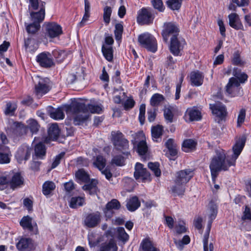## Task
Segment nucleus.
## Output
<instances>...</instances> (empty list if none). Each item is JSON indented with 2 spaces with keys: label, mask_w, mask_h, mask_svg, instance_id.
<instances>
[{
  "label": "nucleus",
  "mask_w": 251,
  "mask_h": 251,
  "mask_svg": "<svg viewBox=\"0 0 251 251\" xmlns=\"http://www.w3.org/2000/svg\"><path fill=\"white\" fill-rule=\"evenodd\" d=\"M60 133L57 124H52L48 129V135L50 139L52 140H55L57 139Z\"/></svg>",
  "instance_id": "28"
},
{
  "label": "nucleus",
  "mask_w": 251,
  "mask_h": 251,
  "mask_svg": "<svg viewBox=\"0 0 251 251\" xmlns=\"http://www.w3.org/2000/svg\"><path fill=\"white\" fill-rule=\"evenodd\" d=\"M182 0H168L167 1L168 6L172 10H178L180 8Z\"/></svg>",
  "instance_id": "53"
},
{
  "label": "nucleus",
  "mask_w": 251,
  "mask_h": 251,
  "mask_svg": "<svg viewBox=\"0 0 251 251\" xmlns=\"http://www.w3.org/2000/svg\"><path fill=\"white\" fill-rule=\"evenodd\" d=\"M240 85V83L236 78L231 77L226 86V91L232 97L240 95L242 94V90Z\"/></svg>",
  "instance_id": "9"
},
{
  "label": "nucleus",
  "mask_w": 251,
  "mask_h": 251,
  "mask_svg": "<svg viewBox=\"0 0 251 251\" xmlns=\"http://www.w3.org/2000/svg\"><path fill=\"white\" fill-rule=\"evenodd\" d=\"M179 31L177 26L174 23H168L165 24L164 29L162 31V35L164 41L167 42L170 36L175 38L177 37Z\"/></svg>",
  "instance_id": "6"
},
{
  "label": "nucleus",
  "mask_w": 251,
  "mask_h": 251,
  "mask_svg": "<svg viewBox=\"0 0 251 251\" xmlns=\"http://www.w3.org/2000/svg\"><path fill=\"white\" fill-rule=\"evenodd\" d=\"M69 105H65L63 108H58L49 107L48 109V114L51 118L55 120H62L65 117L63 111H66L65 107Z\"/></svg>",
  "instance_id": "19"
},
{
  "label": "nucleus",
  "mask_w": 251,
  "mask_h": 251,
  "mask_svg": "<svg viewBox=\"0 0 251 251\" xmlns=\"http://www.w3.org/2000/svg\"><path fill=\"white\" fill-rule=\"evenodd\" d=\"M27 127L32 133H36L38 131L39 125L37 122L34 119H30L27 122Z\"/></svg>",
  "instance_id": "49"
},
{
  "label": "nucleus",
  "mask_w": 251,
  "mask_h": 251,
  "mask_svg": "<svg viewBox=\"0 0 251 251\" xmlns=\"http://www.w3.org/2000/svg\"><path fill=\"white\" fill-rule=\"evenodd\" d=\"M40 24L33 22L26 26V29L28 33H35L40 28Z\"/></svg>",
  "instance_id": "58"
},
{
  "label": "nucleus",
  "mask_w": 251,
  "mask_h": 251,
  "mask_svg": "<svg viewBox=\"0 0 251 251\" xmlns=\"http://www.w3.org/2000/svg\"><path fill=\"white\" fill-rule=\"evenodd\" d=\"M148 151V146L143 139L137 144V152L142 155L145 154Z\"/></svg>",
  "instance_id": "52"
},
{
  "label": "nucleus",
  "mask_w": 251,
  "mask_h": 251,
  "mask_svg": "<svg viewBox=\"0 0 251 251\" xmlns=\"http://www.w3.org/2000/svg\"><path fill=\"white\" fill-rule=\"evenodd\" d=\"M85 3V13L83 16V19L80 22L79 24L82 26L84 25V23L89 17V12L90 10V4L88 0H84Z\"/></svg>",
  "instance_id": "51"
},
{
  "label": "nucleus",
  "mask_w": 251,
  "mask_h": 251,
  "mask_svg": "<svg viewBox=\"0 0 251 251\" xmlns=\"http://www.w3.org/2000/svg\"><path fill=\"white\" fill-rule=\"evenodd\" d=\"M124 156L121 155L115 156L112 160V163L115 164L117 166H123L124 165L125 156L127 157L129 155V153L126 152H123Z\"/></svg>",
  "instance_id": "40"
},
{
  "label": "nucleus",
  "mask_w": 251,
  "mask_h": 251,
  "mask_svg": "<svg viewBox=\"0 0 251 251\" xmlns=\"http://www.w3.org/2000/svg\"><path fill=\"white\" fill-rule=\"evenodd\" d=\"M17 105L15 103L10 102L7 103L5 110V114L6 115H12L14 114Z\"/></svg>",
  "instance_id": "60"
},
{
  "label": "nucleus",
  "mask_w": 251,
  "mask_h": 251,
  "mask_svg": "<svg viewBox=\"0 0 251 251\" xmlns=\"http://www.w3.org/2000/svg\"><path fill=\"white\" fill-rule=\"evenodd\" d=\"M0 139L2 144L0 143V164L8 163L10 160L9 151L8 148L5 146L8 143V140L3 133L0 134Z\"/></svg>",
  "instance_id": "8"
},
{
  "label": "nucleus",
  "mask_w": 251,
  "mask_h": 251,
  "mask_svg": "<svg viewBox=\"0 0 251 251\" xmlns=\"http://www.w3.org/2000/svg\"><path fill=\"white\" fill-rule=\"evenodd\" d=\"M45 12L44 8H41L39 12H31L30 17L31 21L36 23L40 24L45 18Z\"/></svg>",
  "instance_id": "29"
},
{
  "label": "nucleus",
  "mask_w": 251,
  "mask_h": 251,
  "mask_svg": "<svg viewBox=\"0 0 251 251\" xmlns=\"http://www.w3.org/2000/svg\"><path fill=\"white\" fill-rule=\"evenodd\" d=\"M229 25L236 30H244V26L238 14L235 13L230 14L228 16Z\"/></svg>",
  "instance_id": "18"
},
{
  "label": "nucleus",
  "mask_w": 251,
  "mask_h": 251,
  "mask_svg": "<svg viewBox=\"0 0 251 251\" xmlns=\"http://www.w3.org/2000/svg\"><path fill=\"white\" fill-rule=\"evenodd\" d=\"M101 50L105 59L108 61H111L113 59V50L111 46H106L103 45Z\"/></svg>",
  "instance_id": "37"
},
{
  "label": "nucleus",
  "mask_w": 251,
  "mask_h": 251,
  "mask_svg": "<svg viewBox=\"0 0 251 251\" xmlns=\"http://www.w3.org/2000/svg\"><path fill=\"white\" fill-rule=\"evenodd\" d=\"M46 34L50 38L60 36L62 33L61 26L54 22L48 23L45 24Z\"/></svg>",
  "instance_id": "10"
},
{
  "label": "nucleus",
  "mask_w": 251,
  "mask_h": 251,
  "mask_svg": "<svg viewBox=\"0 0 251 251\" xmlns=\"http://www.w3.org/2000/svg\"><path fill=\"white\" fill-rule=\"evenodd\" d=\"M113 143L115 148L119 151L126 150L128 149V141L124 137L123 134L120 132H112Z\"/></svg>",
  "instance_id": "7"
},
{
  "label": "nucleus",
  "mask_w": 251,
  "mask_h": 251,
  "mask_svg": "<svg viewBox=\"0 0 251 251\" xmlns=\"http://www.w3.org/2000/svg\"><path fill=\"white\" fill-rule=\"evenodd\" d=\"M84 202V199L82 197H73L70 200L69 205L71 208H75L82 206Z\"/></svg>",
  "instance_id": "42"
},
{
  "label": "nucleus",
  "mask_w": 251,
  "mask_h": 251,
  "mask_svg": "<svg viewBox=\"0 0 251 251\" xmlns=\"http://www.w3.org/2000/svg\"><path fill=\"white\" fill-rule=\"evenodd\" d=\"M204 251H213V245L212 243H207V236H205L203 240Z\"/></svg>",
  "instance_id": "64"
},
{
  "label": "nucleus",
  "mask_w": 251,
  "mask_h": 251,
  "mask_svg": "<svg viewBox=\"0 0 251 251\" xmlns=\"http://www.w3.org/2000/svg\"><path fill=\"white\" fill-rule=\"evenodd\" d=\"M207 216L208 217V221H213L215 219L217 214V206L216 204L213 201H211L208 205L207 211Z\"/></svg>",
  "instance_id": "32"
},
{
  "label": "nucleus",
  "mask_w": 251,
  "mask_h": 251,
  "mask_svg": "<svg viewBox=\"0 0 251 251\" xmlns=\"http://www.w3.org/2000/svg\"><path fill=\"white\" fill-rule=\"evenodd\" d=\"M123 31V26L120 24H116L115 25V36L116 40H120Z\"/></svg>",
  "instance_id": "59"
},
{
  "label": "nucleus",
  "mask_w": 251,
  "mask_h": 251,
  "mask_svg": "<svg viewBox=\"0 0 251 251\" xmlns=\"http://www.w3.org/2000/svg\"><path fill=\"white\" fill-rule=\"evenodd\" d=\"M197 142L193 139H188L184 140L182 145V149L185 152H190L196 148Z\"/></svg>",
  "instance_id": "30"
},
{
  "label": "nucleus",
  "mask_w": 251,
  "mask_h": 251,
  "mask_svg": "<svg viewBox=\"0 0 251 251\" xmlns=\"http://www.w3.org/2000/svg\"><path fill=\"white\" fill-rule=\"evenodd\" d=\"M193 176L194 173L190 169L181 170L177 172L175 181L176 183L185 184L191 179Z\"/></svg>",
  "instance_id": "14"
},
{
  "label": "nucleus",
  "mask_w": 251,
  "mask_h": 251,
  "mask_svg": "<svg viewBox=\"0 0 251 251\" xmlns=\"http://www.w3.org/2000/svg\"><path fill=\"white\" fill-rule=\"evenodd\" d=\"M32 149L28 146L24 145L21 147L15 155L18 161L21 163L23 160H27L29 158Z\"/></svg>",
  "instance_id": "16"
},
{
  "label": "nucleus",
  "mask_w": 251,
  "mask_h": 251,
  "mask_svg": "<svg viewBox=\"0 0 251 251\" xmlns=\"http://www.w3.org/2000/svg\"><path fill=\"white\" fill-rule=\"evenodd\" d=\"M97 182L95 180H93L90 183L86 184L83 187V189L87 192L90 195H93L96 193L97 192Z\"/></svg>",
  "instance_id": "36"
},
{
  "label": "nucleus",
  "mask_w": 251,
  "mask_h": 251,
  "mask_svg": "<svg viewBox=\"0 0 251 251\" xmlns=\"http://www.w3.org/2000/svg\"><path fill=\"white\" fill-rule=\"evenodd\" d=\"M164 100V97L162 95L156 93L151 97L150 103L152 106H157Z\"/></svg>",
  "instance_id": "48"
},
{
  "label": "nucleus",
  "mask_w": 251,
  "mask_h": 251,
  "mask_svg": "<svg viewBox=\"0 0 251 251\" xmlns=\"http://www.w3.org/2000/svg\"><path fill=\"white\" fill-rule=\"evenodd\" d=\"M185 41L182 38L171 37L170 50L171 52L175 56H178L180 51L183 48Z\"/></svg>",
  "instance_id": "12"
},
{
  "label": "nucleus",
  "mask_w": 251,
  "mask_h": 251,
  "mask_svg": "<svg viewBox=\"0 0 251 251\" xmlns=\"http://www.w3.org/2000/svg\"><path fill=\"white\" fill-rule=\"evenodd\" d=\"M11 128L13 132L19 135L25 134L27 130V128L23 124L17 122H13Z\"/></svg>",
  "instance_id": "31"
},
{
  "label": "nucleus",
  "mask_w": 251,
  "mask_h": 251,
  "mask_svg": "<svg viewBox=\"0 0 251 251\" xmlns=\"http://www.w3.org/2000/svg\"><path fill=\"white\" fill-rule=\"evenodd\" d=\"M35 93L38 97H42L47 93L50 89V82L47 77L36 76L34 79Z\"/></svg>",
  "instance_id": "3"
},
{
  "label": "nucleus",
  "mask_w": 251,
  "mask_h": 251,
  "mask_svg": "<svg viewBox=\"0 0 251 251\" xmlns=\"http://www.w3.org/2000/svg\"><path fill=\"white\" fill-rule=\"evenodd\" d=\"M232 63L235 65H243L244 63L240 59V54L238 51H236L233 54Z\"/></svg>",
  "instance_id": "63"
},
{
  "label": "nucleus",
  "mask_w": 251,
  "mask_h": 251,
  "mask_svg": "<svg viewBox=\"0 0 251 251\" xmlns=\"http://www.w3.org/2000/svg\"><path fill=\"white\" fill-rule=\"evenodd\" d=\"M140 251H159L149 237L143 239L140 244Z\"/></svg>",
  "instance_id": "23"
},
{
  "label": "nucleus",
  "mask_w": 251,
  "mask_h": 251,
  "mask_svg": "<svg viewBox=\"0 0 251 251\" xmlns=\"http://www.w3.org/2000/svg\"><path fill=\"white\" fill-rule=\"evenodd\" d=\"M88 239L89 246L91 248L96 247L100 241V239L96 237V235L93 233H91L88 234Z\"/></svg>",
  "instance_id": "50"
},
{
  "label": "nucleus",
  "mask_w": 251,
  "mask_h": 251,
  "mask_svg": "<svg viewBox=\"0 0 251 251\" xmlns=\"http://www.w3.org/2000/svg\"><path fill=\"white\" fill-rule=\"evenodd\" d=\"M246 141L245 136H242L232 147L233 154L230 157V155H226L223 150L218 151L216 155L214 156L210 164V169L212 178L213 181H215L218 172L221 171H226L231 166L235 164V161L240 154Z\"/></svg>",
  "instance_id": "1"
},
{
  "label": "nucleus",
  "mask_w": 251,
  "mask_h": 251,
  "mask_svg": "<svg viewBox=\"0 0 251 251\" xmlns=\"http://www.w3.org/2000/svg\"><path fill=\"white\" fill-rule=\"evenodd\" d=\"M10 178L8 184L13 189L20 187L23 184L24 178L20 174L16 173L14 174H11L10 173Z\"/></svg>",
  "instance_id": "22"
},
{
  "label": "nucleus",
  "mask_w": 251,
  "mask_h": 251,
  "mask_svg": "<svg viewBox=\"0 0 251 251\" xmlns=\"http://www.w3.org/2000/svg\"><path fill=\"white\" fill-rule=\"evenodd\" d=\"M55 185L52 181H46L43 185V193L45 195H49L54 189Z\"/></svg>",
  "instance_id": "45"
},
{
  "label": "nucleus",
  "mask_w": 251,
  "mask_h": 251,
  "mask_svg": "<svg viewBox=\"0 0 251 251\" xmlns=\"http://www.w3.org/2000/svg\"><path fill=\"white\" fill-rule=\"evenodd\" d=\"M233 75L234 76V78H236L240 83H244L247 80L248 76L245 73L241 72V71L234 70L233 72Z\"/></svg>",
  "instance_id": "43"
},
{
  "label": "nucleus",
  "mask_w": 251,
  "mask_h": 251,
  "mask_svg": "<svg viewBox=\"0 0 251 251\" xmlns=\"http://www.w3.org/2000/svg\"><path fill=\"white\" fill-rule=\"evenodd\" d=\"M190 77L191 83L194 86H199L203 83V76L199 71L191 72Z\"/></svg>",
  "instance_id": "24"
},
{
  "label": "nucleus",
  "mask_w": 251,
  "mask_h": 251,
  "mask_svg": "<svg viewBox=\"0 0 251 251\" xmlns=\"http://www.w3.org/2000/svg\"><path fill=\"white\" fill-rule=\"evenodd\" d=\"M75 176L78 180L84 182L88 181L90 179L89 175L83 169L78 170Z\"/></svg>",
  "instance_id": "46"
},
{
  "label": "nucleus",
  "mask_w": 251,
  "mask_h": 251,
  "mask_svg": "<svg viewBox=\"0 0 251 251\" xmlns=\"http://www.w3.org/2000/svg\"><path fill=\"white\" fill-rule=\"evenodd\" d=\"M36 60L44 68H50L54 65L52 56L49 52H43L38 54Z\"/></svg>",
  "instance_id": "11"
},
{
  "label": "nucleus",
  "mask_w": 251,
  "mask_h": 251,
  "mask_svg": "<svg viewBox=\"0 0 251 251\" xmlns=\"http://www.w3.org/2000/svg\"><path fill=\"white\" fill-rule=\"evenodd\" d=\"M112 13V9L109 6H105L103 9V20L106 24H108L110 21V16Z\"/></svg>",
  "instance_id": "56"
},
{
  "label": "nucleus",
  "mask_w": 251,
  "mask_h": 251,
  "mask_svg": "<svg viewBox=\"0 0 251 251\" xmlns=\"http://www.w3.org/2000/svg\"><path fill=\"white\" fill-rule=\"evenodd\" d=\"M139 110V120L140 123L142 125L144 124L145 119L146 105L142 104L140 106Z\"/></svg>",
  "instance_id": "62"
},
{
  "label": "nucleus",
  "mask_w": 251,
  "mask_h": 251,
  "mask_svg": "<svg viewBox=\"0 0 251 251\" xmlns=\"http://www.w3.org/2000/svg\"><path fill=\"white\" fill-rule=\"evenodd\" d=\"M165 145L171 156H175L177 154V150L176 145L173 139H168L166 142Z\"/></svg>",
  "instance_id": "35"
},
{
  "label": "nucleus",
  "mask_w": 251,
  "mask_h": 251,
  "mask_svg": "<svg viewBox=\"0 0 251 251\" xmlns=\"http://www.w3.org/2000/svg\"><path fill=\"white\" fill-rule=\"evenodd\" d=\"M116 237L118 240L124 244L129 239V235L126 233L124 227H119L116 229Z\"/></svg>",
  "instance_id": "34"
},
{
  "label": "nucleus",
  "mask_w": 251,
  "mask_h": 251,
  "mask_svg": "<svg viewBox=\"0 0 251 251\" xmlns=\"http://www.w3.org/2000/svg\"><path fill=\"white\" fill-rule=\"evenodd\" d=\"M148 167L154 173L156 176H159L161 175V171L159 169L158 163L150 162L148 163Z\"/></svg>",
  "instance_id": "57"
},
{
  "label": "nucleus",
  "mask_w": 251,
  "mask_h": 251,
  "mask_svg": "<svg viewBox=\"0 0 251 251\" xmlns=\"http://www.w3.org/2000/svg\"><path fill=\"white\" fill-rule=\"evenodd\" d=\"M171 187L172 192L177 195H183L185 191V184L180 183H176Z\"/></svg>",
  "instance_id": "39"
},
{
  "label": "nucleus",
  "mask_w": 251,
  "mask_h": 251,
  "mask_svg": "<svg viewBox=\"0 0 251 251\" xmlns=\"http://www.w3.org/2000/svg\"><path fill=\"white\" fill-rule=\"evenodd\" d=\"M52 53L54 57L59 62H62L66 57V54L63 50H54Z\"/></svg>",
  "instance_id": "55"
},
{
  "label": "nucleus",
  "mask_w": 251,
  "mask_h": 251,
  "mask_svg": "<svg viewBox=\"0 0 251 251\" xmlns=\"http://www.w3.org/2000/svg\"><path fill=\"white\" fill-rule=\"evenodd\" d=\"M120 207V203L116 199H113L108 202L106 205V209L104 213L106 215H108V211L112 209H118Z\"/></svg>",
  "instance_id": "44"
},
{
  "label": "nucleus",
  "mask_w": 251,
  "mask_h": 251,
  "mask_svg": "<svg viewBox=\"0 0 251 251\" xmlns=\"http://www.w3.org/2000/svg\"><path fill=\"white\" fill-rule=\"evenodd\" d=\"M134 176L136 180L141 179L142 181H145L150 179V175L142 164L137 163L135 166Z\"/></svg>",
  "instance_id": "13"
},
{
  "label": "nucleus",
  "mask_w": 251,
  "mask_h": 251,
  "mask_svg": "<svg viewBox=\"0 0 251 251\" xmlns=\"http://www.w3.org/2000/svg\"><path fill=\"white\" fill-rule=\"evenodd\" d=\"M210 108L212 113L216 116L222 119L226 115V111L225 106L220 102H216L214 104H210Z\"/></svg>",
  "instance_id": "17"
},
{
  "label": "nucleus",
  "mask_w": 251,
  "mask_h": 251,
  "mask_svg": "<svg viewBox=\"0 0 251 251\" xmlns=\"http://www.w3.org/2000/svg\"><path fill=\"white\" fill-rule=\"evenodd\" d=\"M174 108L172 106L166 107L164 110V116L165 120L168 122L172 123L173 121Z\"/></svg>",
  "instance_id": "47"
},
{
  "label": "nucleus",
  "mask_w": 251,
  "mask_h": 251,
  "mask_svg": "<svg viewBox=\"0 0 251 251\" xmlns=\"http://www.w3.org/2000/svg\"><path fill=\"white\" fill-rule=\"evenodd\" d=\"M118 247L115 241L110 239L108 242L102 244L100 248L99 251H117Z\"/></svg>",
  "instance_id": "26"
},
{
  "label": "nucleus",
  "mask_w": 251,
  "mask_h": 251,
  "mask_svg": "<svg viewBox=\"0 0 251 251\" xmlns=\"http://www.w3.org/2000/svg\"><path fill=\"white\" fill-rule=\"evenodd\" d=\"M10 178V173L0 172V186H4L9 183Z\"/></svg>",
  "instance_id": "54"
},
{
  "label": "nucleus",
  "mask_w": 251,
  "mask_h": 251,
  "mask_svg": "<svg viewBox=\"0 0 251 251\" xmlns=\"http://www.w3.org/2000/svg\"><path fill=\"white\" fill-rule=\"evenodd\" d=\"M152 4L153 7L160 12H162L164 10V6L162 0H152Z\"/></svg>",
  "instance_id": "61"
},
{
  "label": "nucleus",
  "mask_w": 251,
  "mask_h": 251,
  "mask_svg": "<svg viewBox=\"0 0 251 251\" xmlns=\"http://www.w3.org/2000/svg\"><path fill=\"white\" fill-rule=\"evenodd\" d=\"M151 135L153 141L157 142L158 139L160 138L163 131V127L162 126L157 125L151 128Z\"/></svg>",
  "instance_id": "33"
},
{
  "label": "nucleus",
  "mask_w": 251,
  "mask_h": 251,
  "mask_svg": "<svg viewBox=\"0 0 251 251\" xmlns=\"http://www.w3.org/2000/svg\"><path fill=\"white\" fill-rule=\"evenodd\" d=\"M17 249L21 251H29L34 248L33 243L31 239L23 238L16 245Z\"/></svg>",
  "instance_id": "20"
},
{
  "label": "nucleus",
  "mask_w": 251,
  "mask_h": 251,
  "mask_svg": "<svg viewBox=\"0 0 251 251\" xmlns=\"http://www.w3.org/2000/svg\"><path fill=\"white\" fill-rule=\"evenodd\" d=\"M153 19V11L151 8H143L138 12L137 22L141 25H148L151 23Z\"/></svg>",
  "instance_id": "5"
},
{
  "label": "nucleus",
  "mask_w": 251,
  "mask_h": 251,
  "mask_svg": "<svg viewBox=\"0 0 251 251\" xmlns=\"http://www.w3.org/2000/svg\"><path fill=\"white\" fill-rule=\"evenodd\" d=\"M34 151L35 155L40 158L45 155L46 148L45 145L42 143H39L35 146Z\"/></svg>",
  "instance_id": "38"
},
{
  "label": "nucleus",
  "mask_w": 251,
  "mask_h": 251,
  "mask_svg": "<svg viewBox=\"0 0 251 251\" xmlns=\"http://www.w3.org/2000/svg\"><path fill=\"white\" fill-rule=\"evenodd\" d=\"M20 225L24 229H27L28 230H33L34 226H36V224L34 223L32 219L28 216H24L20 221Z\"/></svg>",
  "instance_id": "25"
},
{
  "label": "nucleus",
  "mask_w": 251,
  "mask_h": 251,
  "mask_svg": "<svg viewBox=\"0 0 251 251\" xmlns=\"http://www.w3.org/2000/svg\"><path fill=\"white\" fill-rule=\"evenodd\" d=\"M138 42L141 46L148 50L154 52L157 50V43L154 37L149 33H144L138 36Z\"/></svg>",
  "instance_id": "4"
},
{
  "label": "nucleus",
  "mask_w": 251,
  "mask_h": 251,
  "mask_svg": "<svg viewBox=\"0 0 251 251\" xmlns=\"http://www.w3.org/2000/svg\"><path fill=\"white\" fill-rule=\"evenodd\" d=\"M140 206V202L137 196L130 198L126 203V207L129 211H134Z\"/></svg>",
  "instance_id": "27"
},
{
  "label": "nucleus",
  "mask_w": 251,
  "mask_h": 251,
  "mask_svg": "<svg viewBox=\"0 0 251 251\" xmlns=\"http://www.w3.org/2000/svg\"><path fill=\"white\" fill-rule=\"evenodd\" d=\"M103 109L101 104H85L81 102H75L72 106L65 107L67 114H73L74 124L75 125H79L84 123L89 118L90 113L100 114Z\"/></svg>",
  "instance_id": "2"
},
{
  "label": "nucleus",
  "mask_w": 251,
  "mask_h": 251,
  "mask_svg": "<svg viewBox=\"0 0 251 251\" xmlns=\"http://www.w3.org/2000/svg\"><path fill=\"white\" fill-rule=\"evenodd\" d=\"M185 118L186 120L189 121H199L201 119V112L195 107L188 108L187 109Z\"/></svg>",
  "instance_id": "21"
},
{
  "label": "nucleus",
  "mask_w": 251,
  "mask_h": 251,
  "mask_svg": "<svg viewBox=\"0 0 251 251\" xmlns=\"http://www.w3.org/2000/svg\"><path fill=\"white\" fill-rule=\"evenodd\" d=\"M100 213L97 212L88 214L84 220V224L89 227H94L100 223Z\"/></svg>",
  "instance_id": "15"
},
{
  "label": "nucleus",
  "mask_w": 251,
  "mask_h": 251,
  "mask_svg": "<svg viewBox=\"0 0 251 251\" xmlns=\"http://www.w3.org/2000/svg\"><path fill=\"white\" fill-rule=\"evenodd\" d=\"M93 165L97 168L100 171H102L104 169L106 165V160L103 156L98 155L97 156L95 160L93 162Z\"/></svg>",
  "instance_id": "41"
}]
</instances>
